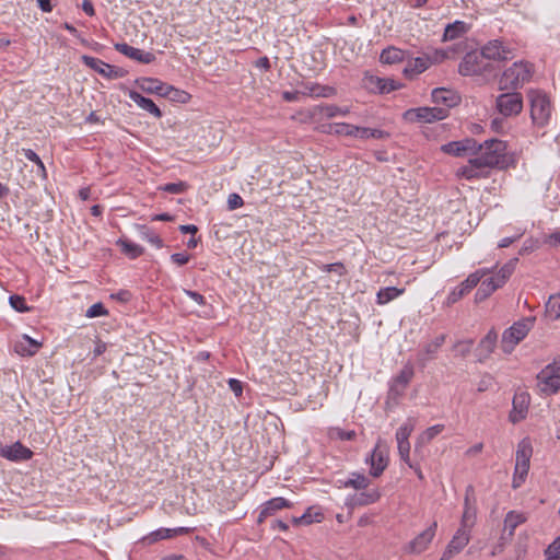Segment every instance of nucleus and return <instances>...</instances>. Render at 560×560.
Listing matches in <instances>:
<instances>
[{
	"mask_svg": "<svg viewBox=\"0 0 560 560\" xmlns=\"http://www.w3.org/2000/svg\"><path fill=\"white\" fill-rule=\"evenodd\" d=\"M529 117L535 129H546L552 119L553 104L542 90L532 89L527 92Z\"/></svg>",
	"mask_w": 560,
	"mask_h": 560,
	"instance_id": "nucleus-1",
	"label": "nucleus"
},
{
	"mask_svg": "<svg viewBox=\"0 0 560 560\" xmlns=\"http://www.w3.org/2000/svg\"><path fill=\"white\" fill-rule=\"evenodd\" d=\"M477 151H480V163L487 168H506L510 164L508 156V144L503 140L490 139L482 144L477 143Z\"/></svg>",
	"mask_w": 560,
	"mask_h": 560,
	"instance_id": "nucleus-2",
	"label": "nucleus"
},
{
	"mask_svg": "<svg viewBox=\"0 0 560 560\" xmlns=\"http://www.w3.org/2000/svg\"><path fill=\"white\" fill-rule=\"evenodd\" d=\"M533 74V67L528 62H514L508 68L499 80L500 91H516L528 82Z\"/></svg>",
	"mask_w": 560,
	"mask_h": 560,
	"instance_id": "nucleus-3",
	"label": "nucleus"
},
{
	"mask_svg": "<svg viewBox=\"0 0 560 560\" xmlns=\"http://www.w3.org/2000/svg\"><path fill=\"white\" fill-rule=\"evenodd\" d=\"M534 317H525L505 329L502 335L501 347L503 352L511 353L534 326Z\"/></svg>",
	"mask_w": 560,
	"mask_h": 560,
	"instance_id": "nucleus-4",
	"label": "nucleus"
},
{
	"mask_svg": "<svg viewBox=\"0 0 560 560\" xmlns=\"http://www.w3.org/2000/svg\"><path fill=\"white\" fill-rule=\"evenodd\" d=\"M523 107V95L520 92L505 91L495 97L494 109L503 118L518 116Z\"/></svg>",
	"mask_w": 560,
	"mask_h": 560,
	"instance_id": "nucleus-5",
	"label": "nucleus"
},
{
	"mask_svg": "<svg viewBox=\"0 0 560 560\" xmlns=\"http://www.w3.org/2000/svg\"><path fill=\"white\" fill-rule=\"evenodd\" d=\"M537 381L542 394L553 395L560 390V357L538 373Z\"/></svg>",
	"mask_w": 560,
	"mask_h": 560,
	"instance_id": "nucleus-6",
	"label": "nucleus"
},
{
	"mask_svg": "<svg viewBox=\"0 0 560 560\" xmlns=\"http://www.w3.org/2000/svg\"><path fill=\"white\" fill-rule=\"evenodd\" d=\"M450 109L443 107H417L404 113V119L409 122L432 124L445 119Z\"/></svg>",
	"mask_w": 560,
	"mask_h": 560,
	"instance_id": "nucleus-7",
	"label": "nucleus"
},
{
	"mask_svg": "<svg viewBox=\"0 0 560 560\" xmlns=\"http://www.w3.org/2000/svg\"><path fill=\"white\" fill-rule=\"evenodd\" d=\"M490 65L486 61L481 51L467 52L458 66L462 75H480L489 71Z\"/></svg>",
	"mask_w": 560,
	"mask_h": 560,
	"instance_id": "nucleus-8",
	"label": "nucleus"
},
{
	"mask_svg": "<svg viewBox=\"0 0 560 560\" xmlns=\"http://www.w3.org/2000/svg\"><path fill=\"white\" fill-rule=\"evenodd\" d=\"M490 269L482 268L470 273L457 288H455L447 296V304H454L458 302L464 295L472 290L480 280L490 273Z\"/></svg>",
	"mask_w": 560,
	"mask_h": 560,
	"instance_id": "nucleus-9",
	"label": "nucleus"
},
{
	"mask_svg": "<svg viewBox=\"0 0 560 560\" xmlns=\"http://www.w3.org/2000/svg\"><path fill=\"white\" fill-rule=\"evenodd\" d=\"M481 54L486 60L504 61L515 57L514 50L499 39L488 42L481 48Z\"/></svg>",
	"mask_w": 560,
	"mask_h": 560,
	"instance_id": "nucleus-10",
	"label": "nucleus"
},
{
	"mask_svg": "<svg viewBox=\"0 0 560 560\" xmlns=\"http://www.w3.org/2000/svg\"><path fill=\"white\" fill-rule=\"evenodd\" d=\"M436 528L438 523L433 522L427 529L420 533L406 546L405 551L408 553L418 555L427 550L435 536Z\"/></svg>",
	"mask_w": 560,
	"mask_h": 560,
	"instance_id": "nucleus-11",
	"label": "nucleus"
},
{
	"mask_svg": "<svg viewBox=\"0 0 560 560\" xmlns=\"http://www.w3.org/2000/svg\"><path fill=\"white\" fill-rule=\"evenodd\" d=\"M470 540V532L458 528L446 546L440 560H451L456 553L460 552Z\"/></svg>",
	"mask_w": 560,
	"mask_h": 560,
	"instance_id": "nucleus-12",
	"label": "nucleus"
},
{
	"mask_svg": "<svg viewBox=\"0 0 560 560\" xmlns=\"http://www.w3.org/2000/svg\"><path fill=\"white\" fill-rule=\"evenodd\" d=\"M369 460L371 464V475L373 477L381 476L388 465V452L386 446L382 445L381 441L375 445Z\"/></svg>",
	"mask_w": 560,
	"mask_h": 560,
	"instance_id": "nucleus-13",
	"label": "nucleus"
},
{
	"mask_svg": "<svg viewBox=\"0 0 560 560\" xmlns=\"http://www.w3.org/2000/svg\"><path fill=\"white\" fill-rule=\"evenodd\" d=\"M81 60L86 67L96 71L104 78L114 79V78L121 77L120 71L116 67L110 66L98 58L83 55L81 57Z\"/></svg>",
	"mask_w": 560,
	"mask_h": 560,
	"instance_id": "nucleus-14",
	"label": "nucleus"
},
{
	"mask_svg": "<svg viewBox=\"0 0 560 560\" xmlns=\"http://www.w3.org/2000/svg\"><path fill=\"white\" fill-rule=\"evenodd\" d=\"M480 159L477 156L470 159L467 165L459 167L456 172L457 176L466 179L485 178L488 176L487 167L480 163Z\"/></svg>",
	"mask_w": 560,
	"mask_h": 560,
	"instance_id": "nucleus-15",
	"label": "nucleus"
},
{
	"mask_svg": "<svg viewBox=\"0 0 560 560\" xmlns=\"http://www.w3.org/2000/svg\"><path fill=\"white\" fill-rule=\"evenodd\" d=\"M533 455V446L528 438L523 439L517 444L516 455H515V469L528 471L530 457Z\"/></svg>",
	"mask_w": 560,
	"mask_h": 560,
	"instance_id": "nucleus-16",
	"label": "nucleus"
},
{
	"mask_svg": "<svg viewBox=\"0 0 560 560\" xmlns=\"http://www.w3.org/2000/svg\"><path fill=\"white\" fill-rule=\"evenodd\" d=\"M0 455L12 462H22L32 458L33 452L21 442L7 445L0 450Z\"/></svg>",
	"mask_w": 560,
	"mask_h": 560,
	"instance_id": "nucleus-17",
	"label": "nucleus"
},
{
	"mask_svg": "<svg viewBox=\"0 0 560 560\" xmlns=\"http://www.w3.org/2000/svg\"><path fill=\"white\" fill-rule=\"evenodd\" d=\"M136 83L143 92L156 94L163 97L164 95H167V91L173 90V85L166 84L154 78H141L138 79Z\"/></svg>",
	"mask_w": 560,
	"mask_h": 560,
	"instance_id": "nucleus-18",
	"label": "nucleus"
},
{
	"mask_svg": "<svg viewBox=\"0 0 560 560\" xmlns=\"http://www.w3.org/2000/svg\"><path fill=\"white\" fill-rule=\"evenodd\" d=\"M115 49L120 54L145 65L153 62L155 59V56L152 52L141 50L126 43L115 44Z\"/></svg>",
	"mask_w": 560,
	"mask_h": 560,
	"instance_id": "nucleus-19",
	"label": "nucleus"
},
{
	"mask_svg": "<svg viewBox=\"0 0 560 560\" xmlns=\"http://www.w3.org/2000/svg\"><path fill=\"white\" fill-rule=\"evenodd\" d=\"M442 151L454 156H462L466 152H477V141L465 139L463 141H452L442 145Z\"/></svg>",
	"mask_w": 560,
	"mask_h": 560,
	"instance_id": "nucleus-20",
	"label": "nucleus"
},
{
	"mask_svg": "<svg viewBox=\"0 0 560 560\" xmlns=\"http://www.w3.org/2000/svg\"><path fill=\"white\" fill-rule=\"evenodd\" d=\"M433 103L445 105L444 108H451L456 106L460 102V96L453 90L445 88H436L432 91Z\"/></svg>",
	"mask_w": 560,
	"mask_h": 560,
	"instance_id": "nucleus-21",
	"label": "nucleus"
},
{
	"mask_svg": "<svg viewBox=\"0 0 560 560\" xmlns=\"http://www.w3.org/2000/svg\"><path fill=\"white\" fill-rule=\"evenodd\" d=\"M497 340L498 334L494 329L489 330L488 334L480 340L476 349L479 362H482L490 357L495 348Z\"/></svg>",
	"mask_w": 560,
	"mask_h": 560,
	"instance_id": "nucleus-22",
	"label": "nucleus"
},
{
	"mask_svg": "<svg viewBox=\"0 0 560 560\" xmlns=\"http://www.w3.org/2000/svg\"><path fill=\"white\" fill-rule=\"evenodd\" d=\"M528 407V395L517 394L513 398V410L510 413V421L516 423L525 418Z\"/></svg>",
	"mask_w": 560,
	"mask_h": 560,
	"instance_id": "nucleus-23",
	"label": "nucleus"
},
{
	"mask_svg": "<svg viewBox=\"0 0 560 560\" xmlns=\"http://www.w3.org/2000/svg\"><path fill=\"white\" fill-rule=\"evenodd\" d=\"M129 98L135 102L140 108L150 113L156 118L162 117L161 109L155 105V103L148 97L142 96L140 93L136 91H129Z\"/></svg>",
	"mask_w": 560,
	"mask_h": 560,
	"instance_id": "nucleus-24",
	"label": "nucleus"
},
{
	"mask_svg": "<svg viewBox=\"0 0 560 560\" xmlns=\"http://www.w3.org/2000/svg\"><path fill=\"white\" fill-rule=\"evenodd\" d=\"M40 346H42L40 342L32 339L27 335H23L21 340L15 342L14 350L20 355L31 357V355H34L38 351Z\"/></svg>",
	"mask_w": 560,
	"mask_h": 560,
	"instance_id": "nucleus-25",
	"label": "nucleus"
},
{
	"mask_svg": "<svg viewBox=\"0 0 560 560\" xmlns=\"http://www.w3.org/2000/svg\"><path fill=\"white\" fill-rule=\"evenodd\" d=\"M190 533V528L188 527H177V528H160L158 530L152 532L149 536H147V540L150 544H154L161 539H167L175 537L177 535H184Z\"/></svg>",
	"mask_w": 560,
	"mask_h": 560,
	"instance_id": "nucleus-26",
	"label": "nucleus"
},
{
	"mask_svg": "<svg viewBox=\"0 0 560 560\" xmlns=\"http://www.w3.org/2000/svg\"><path fill=\"white\" fill-rule=\"evenodd\" d=\"M303 95L316 97H330L336 94V90L328 85H320L318 83H307L304 85Z\"/></svg>",
	"mask_w": 560,
	"mask_h": 560,
	"instance_id": "nucleus-27",
	"label": "nucleus"
},
{
	"mask_svg": "<svg viewBox=\"0 0 560 560\" xmlns=\"http://www.w3.org/2000/svg\"><path fill=\"white\" fill-rule=\"evenodd\" d=\"M518 258L510 259L505 265L501 267V269L494 277H491V279L497 283V287L501 288L506 282V280L515 270Z\"/></svg>",
	"mask_w": 560,
	"mask_h": 560,
	"instance_id": "nucleus-28",
	"label": "nucleus"
},
{
	"mask_svg": "<svg viewBox=\"0 0 560 560\" xmlns=\"http://www.w3.org/2000/svg\"><path fill=\"white\" fill-rule=\"evenodd\" d=\"M316 112L327 119L337 116H347L350 113L349 107H340L334 104H325L316 107Z\"/></svg>",
	"mask_w": 560,
	"mask_h": 560,
	"instance_id": "nucleus-29",
	"label": "nucleus"
},
{
	"mask_svg": "<svg viewBox=\"0 0 560 560\" xmlns=\"http://www.w3.org/2000/svg\"><path fill=\"white\" fill-rule=\"evenodd\" d=\"M358 126L339 122V124H329L325 132L338 136H349L357 138Z\"/></svg>",
	"mask_w": 560,
	"mask_h": 560,
	"instance_id": "nucleus-30",
	"label": "nucleus"
},
{
	"mask_svg": "<svg viewBox=\"0 0 560 560\" xmlns=\"http://www.w3.org/2000/svg\"><path fill=\"white\" fill-rule=\"evenodd\" d=\"M527 517L524 513H520L516 511H510L504 518V528L509 530L510 535L514 534L515 528L525 523Z\"/></svg>",
	"mask_w": 560,
	"mask_h": 560,
	"instance_id": "nucleus-31",
	"label": "nucleus"
},
{
	"mask_svg": "<svg viewBox=\"0 0 560 560\" xmlns=\"http://www.w3.org/2000/svg\"><path fill=\"white\" fill-rule=\"evenodd\" d=\"M404 292H405L404 288L402 289H398L396 287L383 288L376 294V302L380 305H384V304L395 300L399 295L404 294Z\"/></svg>",
	"mask_w": 560,
	"mask_h": 560,
	"instance_id": "nucleus-32",
	"label": "nucleus"
},
{
	"mask_svg": "<svg viewBox=\"0 0 560 560\" xmlns=\"http://www.w3.org/2000/svg\"><path fill=\"white\" fill-rule=\"evenodd\" d=\"M264 513L268 512L269 515H273L276 512L282 509H289L292 506V503L284 498L277 497L268 500L262 504Z\"/></svg>",
	"mask_w": 560,
	"mask_h": 560,
	"instance_id": "nucleus-33",
	"label": "nucleus"
},
{
	"mask_svg": "<svg viewBox=\"0 0 560 560\" xmlns=\"http://www.w3.org/2000/svg\"><path fill=\"white\" fill-rule=\"evenodd\" d=\"M499 288L491 278L483 280L475 294L476 302L485 301Z\"/></svg>",
	"mask_w": 560,
	"mask_h": 560,
	"instance_id": "nucleus-34",
	"label": "nucleus"
},
{
	"mask_svg": "<svg viewBox=\"0 0 560 560\" xmlns=\"http://www.w3.org/2000/svg\"><path fill=\"white\" fill-rule=\"evenodd\" d=\"M117 244L121 247L122 253L131 259L138 258L144 253L143 247L129 240L120 238Z\"/></svg>",
	"mask_w": 560,
	"mask_h": 560,
	"instance_id": "nucleus-35",
	"label": "nucleus"
},
{
	"mask_svg": "<svg viewBox=\"0 0 560 560\" xmlns=\"http://www.w3.org/2000/svg\"><path fill=\"white\" fill-rule=\"evenodd\" d=\"M380 59L383 63H398L404 59V51L396 47H388L386 49H383Z\"/></svg>",
	"mask_w": 560,
	"mask_h": 560,
	"instance_id": "nucleus-36",
	"label": "nucleus"
},
{
	"mask_svg": "<svg viewBox=\"0 0 560 560\" xmlns=\"http://www.w3.org/2000/svg\"><path fill=\"white\" fill-rule=\"evenodd\" d=\"M546 315L552 320L560 318V292L549 296L546 303Z\"/></svg>",
	"mask_w": 560,
	"mask_h": 560,
	"instance_id": "nucleus-37",
	"label": "nucleus"
},
{
	"mask_svg": "<svg viewBox=\"0 0 560 560\" xmlns=\"http://www.w3.org/2000/svg\"><path fill=\"white\" fill-rule=\"evenodd\" d=\"M466 31L465 23L464 22H455L453 24H448L445 27L444 34H443V40H453L457 37H459L462 34H464Z\"/></svg>",
	"mask_w": 560,
	"mask_h": 560,
	"instance_id": "nucleus-38",
	"label": "nucleus"
},
{
	"mask_svg": "<svg viewBox=\"0 0 560 560\" xmlns=\"http://www.w3.org/2000/svg\"><path fill=\"white\" fill-rule=\"evenodd\" d=\"M378 499L380 492L377 490L361 492L352 499V505H369L376 502Z\"/></svg>",
	"mask_w": 560,
	"mask_h": 560,
	"instance_id": "nucleus-39",
	"label": "nucleus"
},
{
	"mask_svg": "<svg viewBox=\"0 0 560 560\" xmlns=\"http://www.w3.org/2000/svg\"><path fill=\"white\" fill-rule=\"evenodd\" d=\"M389 135L384 131V130H381V129H373V128H365V127H358V131H357V138L358 139H370V138H374V139H385L387 138Z\"/></svg>",
	"mask_w": 560,
	"mask_h": 560,
	"instance_id": "nucleus-40",
	"label": "nucleus"
},
{
	"mask_svg": "<svg viewBox=\"0 0 560 560\" xmlns=\"http://www.w3.org/2000/svg\"><path fill=\"white\" fill-rule=\"evenodd\" d=\"M370 483V480L364 475L352 474V477L343 481L345 488H353L357 490L365 489Z\"/></svg>",
	"mask_w": 560,
	"mask_h": 560,
	"instance_id": "nucleus-41",
	"label": "nucleus"
},
{
	"mask_svg": "<svg viewBox=\"0 0 560 560\" xmlns=\"http://www.w3.org/2000/svg\"><path fill=\"white\" fill-rule=\"evenodd\" d=\"M476 517H477L476 506L464 509L459 528H464L465 530L470 532V529L475 525Z\"/></svg>",
	"mask_w": 560,
	"mask_h": 560,
	"instance_id": "nucleus-42",
	"label": "nucleus"
},
{
	"mask_svg": "<svg viewBox=\"0 0 560 560\" xmlns=\"http://www.w3.org/2000/svg\"><path fill=\"white\" fill-rule=\"evenodd\" d=\"M429 68V59L427 58H416L411 63H409L405 69L404 72L406 74L412 73V74H419L423 71H425Z\"/></svg>",
	"mask_w": 560,
	"mask_h": 560,
	"instance_id": "nucleus-43",
	"label": "nucleus"
},
{
	"mask_svg": "<svg viewBox=\"0 0 560 560\" xmlns=\"http://www.w3.org/2000/svg\"><path fill=\"white\" fill-rule=\"evenodd\" d=\"M444 430V424H435L424 430L418 438L419 444H427L431 442L436 435Z\"/></svg>",
	"mask_w": 560,
	"mask_h": 560,
	"instance_id": "nucleus-44",
	"label": "nucleus"
},
{
	"mask_svg": "<svg viewBox=\"0 0 560 560\" xmlns=\"http://www.w3.org/2000/svg\"><path fill=\"white\" fill-rule=\"evenodd\" d=\"M415 419L409 418L407 421L401 424L397 432H396V440L397 441H409V436L411 435L412 431L415 430Z\"/></svg>",
	"mask_w": 560,
	"mask_h": 560,
	"instance_id": "nucleus-45",
	"label": "nucleus"
},
{
	"mask_svg": "<svg viewBox=\"0 0 560 560\" xmlns=\"http://www.w3.org/2000/svg\"><path fill=\"white\" fill-rule=\"evenodd\" d=\"M140 237L142 240L148 241L149 243H151L152 245H154L158 248H162L163 245H164L163 244V240L158 234L153 233L147 226H141L140 228Z\"/></svg>",
	"mask_w": 560,
	"mask_h": 560,
	"instance_id": "nucleus-46",
	"label": "nucleus"
},
{
	"mask_svg": "<svg viewBox=\"0 0 560 560\" xmlns=\"http://www.w3.org/2000/svg\"><path fill=\"white\" fill-rule=\"evenodd\" d=\"M376 88L381 93H389L398 90L400 85L393 79L376 78Z\"/></svg>",
	"mask_w": 560,
	"mask_h": 560,
	"instance_id": "nucleus-47",
	"label": "nucleus"
},
{
	"mask_svg": "<svg viewBox=\"0 0 560 560\" xmlns=\"http://www.w3.org/2000/svg\"><path fill=\"white\" fill-rule=\"evenodd\" d=\"M472 345L474 341L471 339L460 340L453 346V350L457 355L465 358L470 353Z\"/></svg>",
	"mask_w": 560,
	"mask_h": 560,
	"instance_id": "nucleus-48",
	"label": "nucleus"
},
{
	"mask_svg": "<svg viewBox=\"0 0 560 560\" xmlns=\"http://www.w3.org/2000/svg\"><path fill=\"white\" fill-rule=\"evenodd\" d=\"M412 376H413V369L411 366H406L396 376L395 383H396V385H401L402 389H405L406 386L408 385V383L411 381Z\"/></svg>",
	"mask_w": 560,
	"mask_h": 560,
	"instance_id": "nucleus-49",
	"label": "nucleus"
},
{
	"mask_svg": "<svg viewBox=\"0 0 560 560\" xmlns=\"http://www.w3.org/2000/svg\"><path fill=\"white\" fill-rule=\"evenodd\" d=\"M545 555L548 560L560 559V535L547 547Z\"/></svg>",
	"mask_w": 560,
	"mask_h": 560,
	"instance_id": "nucleus-50",
	"label": "nucleus"
},
{
	"mask_svg": "<svg viewBox=\"0 0 560 560\" xmlns=\"http://www.w3.org/2000/svg\"><path fill=\"white\" fill-rule=\"evenodd\" d=\"M107 314H108V312L105 308V306L101 302H98V303L91 305L88 308L85 316L89 318H94V317L105 316Z\"/></svg>",
	"mask_w": 560,
	"mask_h": 560,
	"instance_id": "nucleus-51",
	"label": "nucleus"
},
{
	"mask_svg": "<svg viewBox=\"0 0 560 560\" xmlns=\"http://www.w3.org/2000/svg\"><path fill=\"white\" fill-rule=\"evenodd\" d=\"M10 305L18 312L23 313L28 311V307L26 306L25 299L21 295H11L9 299Z\"/></svg>",
	"mask_w": 560,
	"mask_h": 560,
	"instance_id": "nucleus-52",
	"label": "nucleus"
},
{
	"mask_svg": "<svg viewBox=\"0 0 560 560\" xmlns=\"http://www.w3.org/2000/svg\"><path fill=\"white\" fill-rule=\"evenodd\" d=\"M187 187L188 185L185 182L168 183L162 187V190L168 194H183Z\"/></svg>",
	"mask_w": 560,
	"mask_h": 560,
	"instance_id": "nucleus-53",
	"label": "nucleus"
},
{
	"mask_svg": "<svg viewBox=\"0 0 560 560\" xmlns=\"http://www.w3.org/2000/svg\"><path fill=\"white\" fill-rule=\"evenodd\" d=\"M397 445H398V453H399L401 460H404L406 464H408L411 467L410 457H409V454H410L409 441H402V442L397 441Z\"/></svg>",
	"mask_w": 560,
	"mask_h": 560,
	"instance_id": "nucleus-54",
	"label": "nucleus"
},
{
	"mask_svg": "<svg viewBox=\"0 0 560 560\" xmlns=\"http://www.w3.org/2000/svg\"><path fill=\"white\" fill-rule=\"evenodd\" d=\"M164 97L170 98L171 101L175 102H183L185 103L190 96L187 92L175 89L173 86L172 91H167V95H164Z\"/></svg>",
	"mask_w": 560,
	"mask_h": 560,
	"instance_id": "nucleus-55",
	"label": "nucleus"
},
{
	"mask_svg": "<svg viewBox=\"0 0 560 560\" xmlns=\"http://www.w3.org/2000/svg\"><path fill=\"white\" fill-rule=\"evenodd\" d=\"M527 474L528 471H523V470H516L514 468V475H513V480H512V487L514 489H517L520 488L524 482H525V479L527 477Z\"/></svg>",
	"mask_w": 560,
	"mask_h": 560,
	"instance_id": "nucleus-56",
	"label": "nucleus"
},
{
	"mask_svg": "<svg viewBox=\"0 0 560 560\" xmlns=\"http://www.w3.org/2000/svg\"><path fill=\"white\" fill-rule=\"evenodd\" d=\"M314 520L310 513V510H307L303 515L301 516H294L292 517V523L295 525V526H299V525H308L311 523H313Z\"/></svg>",
	"mask_w": 560,
	"mask_h": 560,
	"instance_id": "nucleus-57",
	"label": "nucleus"
},
{
	"mask_svg": "<svg viewBox=\"0 0 560 560\" xmlns=\"http://www.w3.org/2000/svg\"><path fill=\"white\" fill-rule=\"evenodd\" d=\"M436 352H438V349L432 348V342H429L428 345L424 346L423 351L420 353L421 360L429 361L434 358Z\"/></svg>",
	"mask_w": 560,
	"mask_h": 560,
	"instance_id": "nucleus-58",
	"label": "nucleus"
},
{
	"mask_svg": "<svg viewBox=\"0 0 560 560\" xmlns=\"http://www.w3.org/2000/svg\"><path fill=\"white\" fill-rule=\"evenodd\" d=\"M244 203L242 197L237 194H231L228 198V206L230 210L237 209Z\"/></svg>",
	"mask_w": 560,
	"mask_h": 560,
	"instance_id": "nucleus-59",
	"label": "nucleus"
},
{
	"mask_svg": "<svg viewBox=\"0 0 560 560\" xmlns=\"http://www.w3.org/2000/svg\"><path fill=\"white\" fill-rule=\"evenodd\" d=\"M475 506V499H474V488L472 486H468L466 488L465 499H464V509L472 508Z\"/></svg>",
	"mask_w": 560,
	"mask_h": 560,
	"instance_id": "nucleus-60",
	"label": "nucleus"
},
{
	"mask_svg": "<svg viewBox=\"0 0 560 560\" xmlns=\"http://www.w3.org/2000/svg\"><path fill=\"white\" fill-rule=\"evenodd\" d=\"M171 259L174 264L183 266L189 261L190 257L185 253H175L171 256Z\"/></svg>",
	"mask_w": 560,
	"mask_h": 560,
	"instance_id": "nucleus-61",
	"label": "nucleus"
},
{
	"mask_svg": "<svg viewBox=\"0 0 560 560\" xmlns=\"http://www.w3.org/2000/svg\"><path fill=\"white\" fill-rule=\"evenodd\" d=\"M505 118H503L502 116L501 117H495L491 120V129L497 131V132H502L504 130V127H505Z\"/></svg>",
	"mask_w": 560,
	"mask_h": 560,
	"instance_id": "nucleus-62",
	"label": "nucleus"
},
{
	"mask_svg": "<svg viewBox=\"0 0 560 560\" xmlns=\"http://www.w3.org/2000/svg\"><path fill=\"white\" fill-rule=\"evenodd\" d=\"M185 294L187 296H189L191 300H194L196 303H198L199 305H205L206 304L205 296L201 295L200 293L196 292V291L185 290Z\"/></svg>",
	"mask_w": 560,
	"mask_h": 560,
	"instance_id": "nucleus-63",
	"label": "nucleus"
},
{
	"mask_svg": "<svg viewBox=\"0 0 560 560\" xmlns=\"http://www.w3.org/2000/svg\"><path fill=\"white\" fill-rule=\"evenodd\" d=\"M22 153L28 161H32L35 164L40 163V158L32 149H22Z\"/></svg>",
	"mask_w": 560,
	"mask_h": 560,
	"instance_id": "nucleus-64",
	"label": "nucleus"
}]
</instances>
